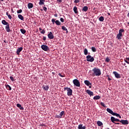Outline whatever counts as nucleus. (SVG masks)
<instances>
[{
  "instance_id": "39448f33",
  "label": "nucleus",
  "mask_w": 129,
  "mask_h": 129,
  "mask_svg": "<svg viewBox=\"0 0 129 129\" xmlns=\"http://www.w3.org/2000/svg\"><path fill=\"white\" fill-rule=\"evenodd\" d=\"M41 48L44 51H48L49 50V48L47 46V45L43 44L41 46Z\"/></svg>"
},
{
  "instance_id": "bf43d9fd",
  "label": "nucleus",
  "mask_w": 129,
  "mask_h": 129,
  "mask_svg": "<svg viewBox=\"0 0 129 129\" xmlns=\"http://www.w3.org/2000/svg\"><path fill=\"white\" fill-rule=\"evenodd\" d=\"M115 124L119 125V123H115Z\"/></svg>"
},
{
  "instance_id": "6e6d98bb",
  "label": "nucleus",
  "mask_w": 129,
  "mask_h": 129,
  "mask_svg": "<svg viewBox=\"0 0 129 129\" xmlns=\"http://www.w3.org/2000/svg\"><path fill=\"white\" fill-rule=\"evenodd\" d=\"M39 31H42V28H39Z\"/></svg>"
},
{
  "instance_id": "e433bc0d",
  "label": "nucleus",
  "mask_w": 129,
  "mask_h": 129,
  "mask_svg": "<svg viewBox=\"0 0 129 129\" xmlns=\"http://www.w3.org/2000/svg\"><path fill=\"white\" fill-rule=\"evenodd\" d=\"M113 115V116H116L117 117H119V114H117V113H116V112H114Z\"/></svg>"
},
{
  "instance_id": "423d86ee",
  "label": "nucleus",
  "mask_w": 129,
  "mask_h": 129,
  "mask_svg": "<svg viewBox=\"0 0 129 129\" xmlns=\"http://www.w3.org/2000/svg\"><path fill=\"white\" fill-rule=\"evenodd\" d=\"M56 19H52L51 20V22L52 23V24L53 25H54V24L55 23L56 25L59 26L60 25L61 23L60 22L59 20H56V21H55Z\"/></svg>"
},
{
  "instance_id": "f704fd0d",
  "label": "nucleus",
  "mask_w": 129,
  "mask_h": 129,
  "mask_svg": "<svg viewBox=\"0 0 129 129\" xmlns=\"http://www.w3.org/2000/svg\"><path fill=\"white\" fill-rule=\"evenodd\" d=\"M61 29L63 31H67V28H66V26H61Z\"/></svg>"
},
{
  "instance_id": "052dcab7",
  "label": "nucleus",
  "mask_w": 129,
  "mask_h": 129,
  "mask_svg": "<svg viewBox=\"0 0 129 129\" xmlns=\"http://www.w3.org/2000/svg\"><path fill=\"white\" fill-rule=\"evenodd\" d=\"M118 117H119V118H121V115H120V114H119V116Z\"/></svg>"
},
{
  "instance_id": "72a5a7b5",
  "label": "nucleus",
  "mask_w": 129,
  "mask_h": 129,
  "mask_svg": "<svg viewBox=\"0 0 129 129\" xmlns=\"http://www.w3.org/2000/svg\"><path fill=\"white\" fill-rule=\"evenodd\" d=\"M91 49H92V51L94 52H95L97 51L96 48L95 47H92Z\"/></svg>"
},
{
  "instance_id": "58836bf2",
  "label": "nucleus",
  "mask_w": 129,
  "mask_h": 129,
  "mask_svg": "<svg viewBox=\"0 0 129 129\" xmlns=\"http://www.w3.org/2000/svg\"><path fill=\"white\" fill-rule=\"evenodd\" d=\"M110 60V59L108 58V57H107L105 59V61L106 62H109Z\"/></svg>"
},
{
  "instance_id": "c85d7f7f",
  "label": "nucleus",
  "mask_w": 129,
  "mask_h": 129,
  "mask_svg": "<svg viewBox=\"0 0 129 129\" xmlns=\"http://www.w3.org/2000/svg\"><path fill=\"white\" fill-rule=\"evenodd\" d=\"M99 20L100 22H103L104 21V17L103 16H101L99 18Z\"/></svg>"
},
{
  "instance_id": "338daca9",
  "label": "nucleus",
  "mask_w": 129,
  "mask_h": 129,
  "mask_svg": "<svg viewBox=\"0 0 129 129\" xmlns=\"http://www.w3.org/2000/svg\"><path fill=\"white\" fill-rule=\"evenodd\" d=\"M107 77H108V78H109V75H107Z\"/></svg>"
},
{
  "instance_id": "f3484780",
  "label": "nucleus",
  "mask_w": 129,
  "mask_h": 129,
  "mask_svg": "<svg viewBox=\"0 0 129 129\" xmlns=\"http://www.w3.org/2000/svg\"><path fill=\"white\" fill-rule=\"evenodd\" d=\"M42 88L43 89V90H44V91H47L49 88V87L46 85V86H42Z\"/></svg>"
},
{
  "instance_id": "5701e85b",
  "label": "nucleus",
  "mask_w": 129,
  "mask_h": 129,
  "mask_svg": "<svg viewBox=\"0 0 129 129\" xmlns=\"http://www.w3.org/2000/svg\"><path fill=\"white\" fill-rule=\"evenodd\" d=\"M101 98V97L100 96L97 95L94 97L93 99H94L95 100H98V99H100Z\"/></svg>"
},
{
  "instance_id": "f257e3e1",
  "label": "nucleus",
  "mask_w": 129,
  "mask_h": 129,
  "mask_svg": "<svg viewBox=\"0 0 129 129\" xmlns=\"http://www.w3.org/2000/svg\"><path fill=\"white\" fill-rule=\"evenodd\" d=\"M92 71L93 72L92 74L93 76H100L101 75V70L98 68H94L92 69Z\"/></svg>"
},
{
  "instance_id": "69168bd1",
  "label": "nucleus",
  "mask_w": 129,
  "mask_h": 129,
  "mask_svg": "<svg viewBox=\"0 0 129 129\" xmlns=\"http://www.w3.org/2000/svg\"><path fill=\"white\" fill-rule=\"evenodd\" d=\"M0 2H4V0H0Z\"/></svg>"
},
{
  "instance_id": "0e129e2a",
  "label": "nucleus",
  "mask_w": 129,
  "mask_h": 129,
  "mask_svg": "<svg viewBox=\"0 0 129 129\" xmlns=\"http://www.w3.org/2000/svg\"><path fill=\"white\" fill-rule=\"evenodd\" d=\"M127 16H128V17H129V13H128V14H127Z\"/></svg>"
},
{
  "instance_id": "37998d69",
  "label": "nucleus",
  "mask_w": 129,
  "mask_h": 129,
  "mask_svg": "<svg viewBox=\"0 0 129 129\" xmlns=\"http://www.w3.org/2000/svg\"><path fill=\"white\" fill-rule=\"evenodd\" d=\"M22 12V10L21 9L17 11V13L19 14L21 13Z\"/></svg>"
},
{
  "instance_id": "4468645a",
  "label": "nucleus",
  "mask_w": 129,
  "mask_h": 129,
  "mask_svg": "<svg viewBox=\"0 0 129 129\" xmlns=\"http://www.w3.org/2000/svg\"><path fill=\"white\" fill-rule=\"evenodd\" d=\"M84 83L86 85H87V86H89L90 85L91 86L92 84L90 83V81H89L88 80H85L84 81Z\"/></svg>"
},
{
  "instance_id": "a19ab883",
  "label": "nucleus",
  "mask_w": 129,
  "mask_h": 129,
  "mask_svg": "<svg viewBox=\"0 0 129 129\" xmlns=\"http://www.w3.org/2000/svg\"><path fill=\"white\" fill-rule=\"evenodd\" d=\"M40 33H41V34H44L45 33V29H43V30H42V31H40Z\"/></svg>"
},
{
  "instance_id": "6e6552de",
  "label": "nucleus",
  "mask_w": 129,
  "mask_h": 129,
  "mask_svg": "<svg viewBox=\"0 0 129 129\" xmlns=\"http://www.w3.org/2000/svg\"><path fill=\"white\" fill-rule=\"evenodd\" d=\"M64 114H65V112L64 111H62L61 112H60V114L59 115H56V117H57V118H61L62 116Z\"/></svg>"
},
{
  "instance_id": "79ce46f5",
  "label": "nucleus",
  "mask_w": 129,
  "mask_h": 129,
  "mask_svg": "<svg viewBox=\"0 0 129 129\" xmlns=\"http://www.w3.org/2000/svg\"><path fill=\"white\" fill-rule=\"evenodd\" d=\"M58 76L61 77H65V75H62L60 73L58 74Z\"/></svg>"
},
{
  "instance_id": "c03bdc74",
  "label": "nucleus",
  "mask_w": 129,
  "mask_h": 129,
  "mask_svg": "<svg viewBox=\"0 0 129 129\" xmlns=\"http://www.w3.org/2000/svg\"><path fill=\"white\" fill-rule=\"evenodd\" d=\"M8 17L9 19H12V16H11L10 14H9V15H8Z\"/></svg>"
},
{
  "instance_id": "f03ea898",
  "label": "nucleus",
  "mask_w": 129,
  "mask_h": 129,
  "mask_svg": "<svg viewBox=\"0 0 129 129\" xmlns=\"http://www.w3.org/2000/svg\"><path fill=\"white\" fill-rule=\"evenodd\" d=\"M64 91H67V95L68 96H72L73 95V90L71 89V88L69 87H65L64 88Z\"/></svg>"
},
{
  "instance_id": "ea45409f",
  "label": "nucleus",
  "mask_w": 129,
  "mask_h": 129,
  "mask_svg": "<svg viewBox=\"0 0 129 129\" xmlns=\"http://www.w3.org/2000/svg\"><path fill=\"white\" fill-rule=\"evenodd\" d=\"M100 104L102 106H103L104 107H106L105 105L104 104V103H103L102 102H100Z\"/></svg>"
},
{
  "instance_id": "09e8293b",
  "label": "nucleus",
  "mask_w": 129,
  "mask_h": 129,
  "mask_svg": "<svg viewBox=\"0 0 129 129\" xmlns=\"http://www.w3.org/2000/svg\"><path fill=\"white\" fill-rule=\"evenodd\" d=\"M60 20L61 22H64V19L63 18H60Z\"/></svg>"
},
{
  "instance_id": "b1692460",
  "label": "nucleus",
  "mask_w": 129,
  "mask_h": 129,
  "mask_svg": "<svg viewBox=\"0 0 129 129\" xmlns=\"http://www.w3.org/2000/svg\"><path fill=\"white\" fill-rule=\"evenodd\" d=\"M88 10V7H87V6H85L84 7H83V8H82V11H84V12H87Z\"/></svg>"
},
{
  "instance_id": "a211bd4d",
  "label": "nucleus",
  "mask_w": 129,
  "mask_h": 129,
  "mask_svg": "<svg viewBox=\"0 0 129 129\" xmlns=\"http://www.w3.org/2000/svg\"><path fill=\"white\" fill-rule=\"evenodd\" d=\"M74 12L76 14H78V8L76 6H75L74 7Z\"/></svg>"
},
{
  "instance_id": "a18cd8bd",
  "label": "nucleus",
  "mask_w": 129,
  "mask_h": 129,
  "mask_svg": "<svg viewBox=\"0 0 129 129\" xmlns=\"http://www.w3.org/2000/svg\"><path fill=\"white\" fill-rule=\"evenodd\" d=\"M80 2L79 0H75L74 1V3H78Z\"/></svg>"
},
{
  "instance_id": "49530a36",
  "label": "nucleus",
  "mask_w": 129,
  "mask_h": 129,
  "mask_svg": "<svg viewBox=\"0 0 129 129\" xmlns=\"http://www.w3.org/2000/svg\"><path fill=\"white\" fill-rule=\"evenodd\" d=\"M43 10H44V11L46 12L47 10V8L46 7H43Z\"/></svg>"
},
{
  "instance_id": "680f3d73",
  "label": "nucleus",
  "mask_w": 129,
  "mask_h": 129,
  "mask_svg": "<svg viewBox=\"0 0 129 129\" xmlns=\"http://www.w3.org/2000/svg\"><path fill=\"white\" fill-rule=\"evenodd\" d=\"M89 87L90 88H92V87H91V85H90Z\"/></svg>"
},
{
  "instance_id": "774afa93",
  "label": "nucleus",
  "mask_w": 129,
  "mask_h": 129,
  "mask_svg": "<svg viewBox=\"0 0 129 129\" xmlns=\"http://www.w3.org/2000/svg\"><path fill=\"white\" fill-rule=\"evenodd\" d=\"M108 15H110V13H108Z\"/></svg>"
},
{
  "instance_id": "e2e57ef3",
  "label": "nucleus",
  "mask_w": 129,
  "mask_h": 129,
  "mask_svg": "<svg viewBox=\"0 0 129 129\" xmlns=\"http://www.w3.org/2000/svg\"><path fill=\"white\" fill-rule=\"evenodd\" d=\"M126 65V63H123V66H125Z\"/></svg>"
},
{
  "instance_id": "2eb2a0df",
  "label": "nucleus",
  "mask_w": 129,
  "mask_h": 129,
  "mask_svg": "<svg viewBox=\"0 0 129 129\" xmlns=\"http://www.w3.org/2000/svg\"><path fill=\"white\" fill-rule=\"evenodd\" d=\"M122 37V34L120 33V32H119V33L117 35V38L118 40L121 39V37Z\"/></svg>"
},
{
  "instance_id": "7c9ffc66",
  "label": "nucleus",
  "mask_w": 129,
  "mask_h": 129,
  "mask_svg": "<svg viewBox=\"0 0 129 129\" xmlns=\"http://www.w3.org/2000/svg\"><path fill=\"white\" fill-rule=\"evenodd\" d=\"M84 55H87L88 54V50L86 48L84 49Z\"/></svg>"
},
{
  "instance_id": "8fccbe9b",
  "label": "nucleus",
  "mask_w": 129,
  "mask_h": 129,
  "mask_svg": "<svg viewBox=\"0 0 129 129\" xmlns=\"http://www.w3.org/2000/svg\"><path fill=\"white\" fill-rule=\"evenodd\" d=\"M46 37L43 36V40L44 41H45V40H46Z\"/></svg>"
},
{
  "instance_id": "13d9d810",
  "label": "nucleus",
  "mask_w": 129,
  "mask_h": 129,
  "mask_svg": "<svg viewBox=\"0 0 129 129\" xmlns=\"http://www.w3.org/2000/svg\"><path fill=\"white\" fill-rule=\"evenodd\" d=\"M6 15H7V16H8V15H9V13H8V12H7V13H6Z\"/></svg>"
},
{
  "instance_id": "864d4df0",
  "label": "nucleus",
  "mask_w": 129,
  "mask_h": 129,
  "mask_svg": "<svg viewBox=\"0 0 129 129\" xmlns=\"http://www.w3.org/2000/svg\"><path fill=\"white\" fill-rule=\"evenodd\" d=\"M57 2L60 3L62 2V0H57Z\"/></svg>"
},
{
  "instance_id": "3c124183",
  "label": "nucleus",
  "mask_w": 129,
  "mask_h": 129,
  "mask_svg": "<svg viewBox=\"0 0 129 129\" xmlns=\"http://www.w3.org/2000/svg\"><path fill=\"white\" fill-rule=\"evenodd\" d=\"M54 17H57V14H54Z\"/></svg>"
},
{
  "instance_id": "aec40b11",
  "label": "nucleus",
  "mask_w": 129,
  "mask_h": 129,
  "mask_svg": "<svg viewBox=\"0 0 129 129\" xmlns=\"http://www.w3.org/2000/svg\"><path fill=\"white\" fill-rule=\"evenodd\" d=\"M17 106L20 108V109L21 110H24V108L22 107V105L20 104H17Z\"/></svg>"
},
{
  "instance_id": "6ab92c4d",
  "label": "nucleus",
  "mask_w": 129,
  "mask_h": 129,
  "mask_svg": "<svg viewBox=\"0 0 129 129\" xmlns=\"http://www.w3.org/2000/svg\"><path fill=\"white\" fill-rule=\"evenodd\" d=\"M106 110L107 111V112L111 114H112V115H113L114 114V112L111 110V109L107 108Z\"/></svg>"
},
{
  "instance_id": "5fc2aeb1",
  "label": "nucleus",
  "mask_w": 129,
  "mask_h": 129,
  "mask_svg": "<svg viewBox=\"0 0 129 129\" xmlns=\"http://www.w3.org/2000/svg\"><path fill=\"white\" fill-rule=\"evenodd\" d=\"M4 42L5 43H8V41H7L6 40H4Z\"/></svg>"
},
{
  "instance_id": "cd10ccee",
  "label": "nucleus",
  "mask_w": 129,
  "mask_h": 129,
  "mask_svg": "<svg viewBox=\"0 0 129 129\" xmlns=\"http://www.w3.org/2000/svg\"><path fill=\"white\" fill-rule=\"evenodd\" d=\"M44 2L45 0H40V2L39 3V5L41 6V5H44Z\"/></svg>"
},
{
  "instance_id": "bb28decb",
  "label": "nucleus",
  "mask_w": 129,
  "mask_h": 129,
  "mask_svg": "<svg viewBox=\"0 0 129 129\" xmlns=\"http://www.w3.org/2000/svg\"><path fill=\"white\" fill-rule=\"evenodd\" d=\"M2 24H3L4 25H6V26H7L9 24V23L7 22V21H6L5 20H3L2 21Z\"/></svg>"
},
{
  "instance_id": "2f4dec72",
  "label": "nucleus",
  "mask_w": 129,
  "mask_h": 129,
  "mask_svg": "<svg viewBox=\"0 0 129 129\" xmlns=\"http://www.w3.org/2000/svg\"><path fill=\"white\" fill-rule=\"evenodd\" d=\"M124 61L125 62V63L129 64V58H125L124 59Z\"/></svg>"
},
{
  "instance_id": "473e14b6",
  "label": "nucleus",
  "mask_w": 129,
  "mask_h": 129,
  "mask_svg": "<svg viewBox=\"0 0 129 129\" xmlns=\"http://www.w3.org/2000/svg\"><path fill=\"white\" fill-rule=\"evenodd\" d=\"M20 31L23 34H25L26 33V31L25 30V29H21Z\"/></svg>"
},
{
  "instance_id": "c756f323",
  "label": "nucleus",
  "mask_w": 129,
  "mask_h": 129,
  "mask_svg": "<svg viewBox=\"0 0 129 129\" xmlns=\"http://www.w3.org/2000/svg\"><path fill=\"white\" fill-rule=\"evenodd\" d=\"M115 120L116 118L114 117H111V121L113 123H115Z\"/></svg>"
},
{
  "instance_id": "f8f14e48",
  "label": "nucleus",
  "mask_w": 129,
  "mask_h": 129,
  "mask_svg": "<svg viewBox=\"0 0 129 129\" xmlns=\"http://www.w3.org/2000/svg\"><path fill=\"white\" fill-rule=\"evenodd\" d=\"M86 92H87V94H88L90 96H94V92H91V91L90 90H86Z\"/></svg>"
},
{
  "instance_id": "20e7f679",
  "label": "nucleus",
  "mask_w": 129,
  "mask_h": 129,
  "mask_svg": "<svg viewBox=\"0 0 129 129\" xmlns=\"http://www.w3.org/2000/svg\"><path fill=\"white\" fill-rule=\"evenodd\" d=\"M87 58V61H90V62H93L95 60V59L94 58V57L91 56V55H87L86 56Z\"/></svg>"
},
{
  "instance_id": "412c9836",
  "label": "nucleus",
  "mask_w": 129,
  "mask_h": 129,
  "mask_svg": "<svg viewBox=\"0 0 129 129\" xmlns=\"http://www.w3.org/2000/svg\"><path fill=\"white\" fill-rule=\"evenodd\" d=\"M6 88L7 89V90H9V91H11L12 87L9 86V85L6 84H5Z\"/></svg>"
},
{
  "instance_id": "de8ad7c7",
  "label": "nucleus",
  "mask_w": 129,
  "mask_h": 129,
  "mask_svg": "<svg viewBox=\"0 0 129 129\" xmlns=\"http://www.w3.org/2000/svg\"><path fill=\"white\" fill-rule=\"evenodd\" d=\"M115 121L116 122H120V120L119 119H118V118H115Z\"/></svg>"
},
{
  "instance_id": "4d7b16f0",
  "label": "nucleus",
  "mask_w": 129,
  "mask_h": 129,
  "mask_svg": "<svg viewBox=\"0 0 129 129\" xmlns=\"http://www.w3.org/2000/svg\"><path fill=\"white\" fill-rule=\"evenodd\" d=\"M66 33H69V31H68V29H67V30H66Z\"/></svg>"
},
{
  "instance_id": "c9c22d12",
  "label": "nucleus",
  "mask_w": 129,
  "mask_h": 129,
  "mask_svg": "<svg viewBox=\"0 0 129 129\" xmlns=\"http://www.w3.org/2000/svg\"><path fill=\"white\" fill-rule=\"evenodd\" d=\"M124 32V30L123 29H119V32L120 33V34H122V33H123Z\"/></svg>"
},
{
  "instance_id": "ddd939ff",
  "label": "nucleus",
  "mask_w": 129,
  "mask_h": 129,
  "mask_svg": "<svg viewBox=\"0 0 129 129\" xmlns=\"http://www.w3.org/2000/svg\"><path fill=\"white\" fill-rule=\"evenodd\" d=\"M78 129H86V126H83V124H80L78 126Z\"/></svg>"
},
{
  "instance_id": "dca6fc26",
  "label": "nucleus",
  "mask_w": 129,
  "mask_h": 129,
  "mask_svg": "<svg viewBox=\"0 0 129 129\" xmlns=\"http://www.w3.org/2000/svg\"><path fill=\"white\" fill-rule=\"evenodd\" d=\"M6 30L7 32H9L11 31V29L10 28L9 23L5 26Z\"/></svg>"
},
{
  "instance_id": "0eeeda50",
  "label": "nucleus",
  "mask_w": 129,
  "mask_h": 129,
  "mask_svg": "<svg viewBox=\"0 0 129 129\" xmlns=\"http://www.w3.org/2000/svg\"><path fill=\"white\" fill-rule=\"evenodd\" d=\"M47 36L48 37V39H53L54 38L52 32H49L48 34L47 35Z\"/></svg>"
},
{
  "instance_id": "1a4fd4ad",
  "label": "nucleus",
  "mask_w": 129,
  "mask_h": 129,
  "mask_svg": "<svg viewBox=\"0 0 129 129\" xmlns=\"http://www.w3.org/2000/svg\"><path fill=\"white\" fill-rule=\"evenodd\" d=\"M120 122L122 123L123 125H127L128 124V120H121Z\"/></svg>"
},
{
  "instance_id": "9d476101",
  "label": "nucleus",
  "mask_w": 129,
  "mask_h": 129,
  "mask_svg": "<svg viewBox=\"0 0 129 129\" xmlns=\"http://www.w3.org/2000/svg\"><path fill=\"white\" fill-rule=\"evenodd\" d=\"M113 74L117 79H120L121 76L117 72H113Z\"/></svg>"
},
{
  "instance_id": "4be33fe9",
  "label": "nucleus",
  "mask_w": 129,
  "mask_h": 129,
  "mask_svg": "<svg viewBox=\"0 0 129 129\" xmlns=\"http://www.w3.org/2000/svg\"><path fill=\"white\" fill-rule=\"evenodd\" d=\"M18 17L20 19V20L24 21V18L21 14H19Z\"/></svg>"
},
{
  "instance_id": "a878e982",
  "label": "nucleus",
  "mask_w": 129,
  "mask_h": 129,
  "mask_svg": "<svg viewBox=\"0 0 129 129\" xmlns=\"http://www.w3.org/2000/svg\"><path fill=\"white\" fill-rule=\"evenodd\" d=\"M97 124L99 126H101L102 125H103V123L101 121H97Z\"/></svg>"
},
{
  "instance_id": "4c0bfd02",
  "label": "nucleus",
  "mask_w": 129,
  "mask_h": 129,
  "mask_svg": "<svg viewBox=\"0 0 129 129\" xmlns=\"http://www.w3.org/2000/svg\"><path fill=\"white\" fill-rule=\"evenodd\" d=\"M10 80L13 82H15V79L13 77H10Z\"/></svg>"
},
{
  "instance_id": "7ed1b4c3",
  "label": "nucleus",
  "mask_w": 129,
  "mask_h": 129,
  "mask_svg": "<svg viewBox=\"0 0 129 129\" xmlns=\"http://www.w3.org/2000/svg\"><path fill=\"white\" fill-rule=\"evenodd\" d=\"M74 85L77 87H80L81 83L78 80L75 79L73 81Z\"/></svg>"
},
{
  "instance_id": "603ef678",
  "label": "nucleus",
  "mask_w": 129,
  "mask_h": 129,
  "mask_svg": "<svg viewBox=\"0 0 129 129\" xmlns=\"http://www.w3.org/2000/svg\"><path fill=\"white\" fill-rule=\"evenodd\" d=\"M107 80H109V81H111V78L108 77Z\"/></svg>"
},
{
  "instance_id": "393cba45",
  "label": "nucleus",
  "mask_w": 129,
  "mask_h": 129,
  "mask_svg": "<svg viewBox=\"0 0 129 129\" xmlns=\"http://www.w3.org/2000/svg\"><path fill=\"white\" fill-rule=\"evenodd\" d=\"M28 7L29 9H32L33 7V5L32 3H28Z\"/></svg>"
},
{
  "instance_id": "9b49d317",
  "label": "nucleus",
  "mask_w": 129,
  "mask_h": 129,
  "mask_svg": "<svg viewBox=\"0 0 129 129\" xmlns=\"http://www.w3.org/2000/svg\"><path fill=\"white\" fill-rule=\"evenodd\" d=\"M23 49V48L22 47H20L19 48H18V49H17V54L18 55H20V53L22 51V50Z\"/></svg>"
}]
</instances>
